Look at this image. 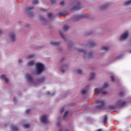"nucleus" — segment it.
Instances as JSON below:
<instances>
[{
	"instance_id": "25",
	"label": "nucleus",
	"mask_w": 131,
	"mask_h": 131,
	"mask_svg": "<svg viewBox=\"0 0 131 131\" xmlns=\"http://www.w3.org/2000/svg\"><path fill=\"white\" fill-rule=\"evenodd\" d=\"M101 49L102 51H105V52L108 51V47H102Z\"/></svg>"
},
{
	"instance_id": "9",
	"label": "nucleus",
	"mask_w": 131,
	"mask_h": 131,
	"mask_svg": "<svg viewBox=\"0 0 131 131\" xmlns=\"http://www.w3.org/2000/svg\"><path fill=\"white\" fill-rule=\"evenodd\" d=\"M0 78L1 79H4L5 81L6 82V83H8L9 82V79L7 77H6V75H2L1 76Z\"/></svg>"
},
{
	"instance_id": "24",
	"label": "nucleus",
	"mask_w": 131,
	"mask_h": 131,
	"mask_svg": "<svg viewBox=\"0 0 131 131\" xmlns=\"http://www.w3.org/2000/svg\"><path fill=\"white\" fill-rule=\"evenodd\" d=\"M108 6V4H104L103 6L100 7L101 10H103V9H105L106 7Z\"/></svg>"
},
{
	"instance_id": "2",
	"label": "nucleus",
	"mask_w": 131,
	"mask_h": 131,
	"mask_svg": "<svg viewBox=\"0 0 131 131\" xmlns=\"http://www.w3.org/2000/svg\"><path fill=\"white\" fill-rule=\"evenodd\" d=\"M35 66L37 69L36 74H40V73L42 72L43 69H45V66L40 62L36 63Z\"/></svg>"
},
{
	"instance_id": "13",
	"label": "nucleus",
	"mask_w": 131,
	"mask_h": 131,
	"mask_svg": "<svg viewBox=\"0 0 131 131\" xmlns=\"http://www.w3.org/2000/svg\"><path fill=\"white\" fill-rule=\"evenodd\" d=\"M96 75V74L95 73H91V76L89 78V80H92V79H94L95 78V76Z\"/></svg>"
},
{
	"instance_id": "3",
	"label": "nucleus",
	"mask_w": 131,
	"mask_h": 131,
	"mask_svg": "<svg viewBox=\"0 0 131 131\" xmlns=\"http://www.w3.org/2000/svg\"><path fill=\"white\" fill-rule=\"evenodd\" d=\"M96 104H100L96 106V109H104L105 106V101L103 100L98 99L95 101Z\"/></svg>"
},
{
	"instance_id": "26",
	"label": "nucleus",
	"mask_w": 131,
	"mask_h": 131,
	"mask_svg": "<svg viewBox=\"0 0 131 131\" xmlns=\"http://www.w3.org/2000/svg\"><path fill=\"white\" fill-rule=\"evenodd\" d=\"M32 58H34V55L31 54L28 56V59H32Z\"/></svg>"
},
{
	"instance_id": "43",
	"label": "nucleus",
	"mask_w": 131,
	"mask_h": 131,
	"mask_svg": "<svg viewBox=\"0 0 131 131\" xmlns=\"http://www.w3.org/2000/svg\"><path fill=\"white\" fill-rule=\"evenodd\" d=\"M21 62H22V60H21V59H18V63H21Z\"/></svg>"
},
{
	"instance_id": "28",
	"label": "nucleus",
	"mask_w": 131,
	"mask_h": 131,
	"mask_svg": "<svg viewBox=\"0 0 131 131\" xmlns=\"http://www.w3.org/2000/svg\"><path fill=\"white\" fill-rule=\"evenodd\" d=\"M119 95L120 97H123V96H124V92H121L119 93Z\"/></svg>"
},
{
	"instance_id": "29",
	"label": "nucleus",
	"mask_w": 131,
	"mask_h": 131,
	"mask_svg": "<svg viewBox=\"0 0 131 131\" xmlns=\"http://www.w3.org/2000/svg\"><path fill=\"white\" fill-rule=\"evenodd\" d=\"M86 93V91L85 90H82L81 94V95H84V94H85Z\"/></svg>"
},
{
	"instance_id": "7",
	"label": "nucleus",
	"mask_w": 131,
	"mask_h": 131,
	"mask_svg": "<svg viewBox=\"0 0 131 131\" xmlns=\"http://www.w3.org/2000/svg\"><path fill=\"white\" fill-rule=\"evenodd\" d=\"M127 36H128V32L127 31H126L122 35L120 36L119 40H124L126 38H127Z\"/></svg>"
},
{
	"instance_id": "50",
	"label": "nucleus",
	"mask_w": 131,
	"mask_h": 131,
	"mask_svg": "<svg viewBox=\"0 0 131 131\" xmlns=\"http://www.w3.org/2000/svg\"><path fill=\"white\" fill-rule=\"evenodd\" d=\"M130 54H131V50L129 51Z\"/></svg>"
},
{
	"instance_id": "20",
	"label": "nucleus",
	"mask_w": 131,
	"mask_h": 131,
	"mask_svg": "<svg viewBox=\"0 0 131 131\" xmlns=\"http://www.w3.org/2000/svg\"><path fill=\"white\" fill-rule=\"evenodd\" d=\"M34 64V62L33 61H30L28 63L27 65L28 66H32Z\"/></svg>"
},
{
	"instance_id": "19",
	"label": "nucleus",
	"mask_w": 131,
	"mask_h": 131,
	"mask_svg": "<svg viewBox=\"0 0 131 131\" xmlns=\"http://www.w3.org/2000/svg\"><path fill=\"white\" fill-rule=\"evenodd\" d=\"M69 29V26L67 25H64L63 27V30L64 31H67Z\"/></svg>"
},
{
	"instance_id": "46",
	"label": "nucleus",
	"mask_w": 131,
	"mask_h": 131,
	"mask_svg": "<svg viewBox=\"0 0 131 131\" xmlns=\"http://www.w3.org/2000/svg\"><path fill=\"white\" fill-rule=\"evenodd\" d=\"M96 131H102V129H98Z\"/></svg>"
},
{
	"instance_id": "17",
	"label": "nucleus",
	"mask_w": 131,
	"mask_h": 131,
	"mask_svg": "<svg viewBox=\"0 0 131 131\" xmlns=\"http://www.w3.org/2000/svg\"><path fill=\"white\" fill-rule=\"evenodd\" d=\"M11 129L13 131H18V127H17L15 125H12L11 126Z\"/></svg>"
},
{
	"instance_id": "33",
	"label": "nucleus",
	"mask_w": 131,
	"mask_h": 131,
	"mask_svg": "<svg viewBox=\"0 0 131 131\" xmlns=\"http://www.w3.org/2000/svg\"><path fill=\"white\" fill-rule=\"evenodd\" d=\"M33 4H38V0H33Z\"/></svg>"
},
{
	"instance_id": "12",
	"label": "nucleus",
	"mask_w": 131,
	"mask_h": 131,
	"mask_svg": "<svg viewBox=\"0 0 131 131\" xmlns=\"http://www.w3.org/2000/svg\"><path fill=\"white\" fill-rule=\"evenodd\" d=\"M60 44V42H54V41H51L50 45L51 46H58Z\"/></svg>"
},
{
	"instance_id": "44",
	"label": "nucleus",
	"mask_w": 131,
	"mask_h": 131,
	"mask_svg": "<svg viewBox=\"0 0 131 131\" xmlns=\"http://www.w3.org/2000/svg\"><path fill=\"white\" fill-rule=\"evenodd\" d=\"M2 33H3V31H2V30H0V34H2Z\"/></svg>"
},
{
	"instance_id": "4",
	"label": "nucleus",
	"mask_w": 131,
	"mask_h": 131,
	"mask_svg": "<svg viewBox=\"0 0 131 131\" xmlns=\"http://www.w3.org/2000/svg\"><path fill=\"white\" fill-rule=\"evenodd\" d=\"M32 10H33V7H28L26 9V12L29 17H32V16H33V12H32Z\"/></svg>"
},
{
	"instance_id": "47",
	"label": "nucleus",
	"mask_w": 131,
	"mask_h": 131,
	"mask_svg": "<svg viewBox=\"0 0 131 131\" xmlns=\"http://www.w3.org/2000/svg\"><path fill=\"white\" fill-rule=\"evenodd\" d=\"M41 11H46V9H41Z\"/></svg>"
},
{
	"instance_id": "8",
	"label": "nucleus",
	"mask_w": 131,
	"mask_h": 131,
	"mask_svg": "<svg viewBox=\"0 0 131 131\" xmlns=\"http://www.w3.org/2000/svg\"><path fill=\"white\" fill-rule=\"evenodd\" d=\"M26 79H27V80H28V81H29V83H33V80L32 79V77H31L30 74H26Z\"/></svg>"
},
{
	"instance_id": "14",
	"label": "nucleus",
	"mask_w": 131,
	"mask_h": 131,
	"mask_svg": "<svg viewBox=\"0 0 131 131\" xmlns=\"http://www.w3.org/2000/svg\"><path fill=\"white\" fill-rule=\"evenodd\" d=\"M107 121H108V116L105 115L103 118V123H107Z\"/></svg>"
},
{
	"instance_id": "48",
	"label": "nucleus",
	"mask_w": 131,
	"mask_h": 131,
	"mask_svg": "<svg viewBox=\"0 0 131 131\" xmlns=\"http://www.w3.org/2000/svg\"><path fill=\"white\" fill-rule=\"evenodd\" d=\"M59 16H62V14L61 13H58Z\"/></svg>"
},
{
	"instance_id": "10",
	"label": "nucleus",
	"mask_w": 131,
	"mask_h": 131,
	"mask_svg": "<svg viewBox=\"0 0 131 131\" xmlns=\"http://www.w3.org/2000/svg\"><path fill=\"white\" fill-rule=\"evenodd\" d=\"M77 6L73 7V9L74 10H79V9H80L81 8V6H80V5H79V2H77Z\"/></svg>"
},
{
	"instance_id": "34",
	"label": "nucleus",
	"mask_w": 131,
	"mask_h": 131,
	"mask_svg": "<svg viewBox=\"0 0 131 131\" xmlns=\"http://www.w3.org/2000/svg\"><path fill=\"white\" fill-rule=\"evenodd\" d=\"M29 112H30V109H28V110H27L26 111L25 113H26V114H28L29 113Z\"/></svg>"
},
{
	"instance_id": "15",
	"label": "nucleus",
	"mask_w": 131,
	"mask_h": 131,
	"mask_svg": "<svg viewBox=\"0 0 131 131\" xmlns=\"http://www.w3.org/2000/svg\"><path fill=\"white\" fill-rule=\"evenodd\" d=\"M108 108L112 110L113 109H115L116 108H118V107H117V105H116V104L115 105H110L108 106Z\"/></svg>"
},
{
	"instance_id": "11",
	"label": "nucleus",
	"mask_w": 131,
	"mask_h": 131,
	"mask_svg": "<svg viewBox=\"0 0 131 131\" xmlns=\"http://www.w3.org/2000/svg\"><path fill=\"white\" fill-rule=\"evenodd\" d=\"M10 37V39L11 41H15V34L12 33L11 34L9 35Z\"/></svg>"
},
{
	"instance_id": "31",
	"label": "nucleus",
	"mask_w": 131,
	"mask_h": 131,
	"mask_svg": "<svg viewBox=\"0 0 131 131\" xmlns=\"http://www.w3.org/2000/svg\"><path fill=\"white\" fill-rule=\"evenodd\" d=\"M92 56H93V53L90 52L88 55L89 58H92Z\"/></svg>"
},
{
	"instance_id": "22",
	"label": "nucleus",
	"mask_w": 131,
	"mask_h": 131,
	"mask_svg": "<svg viewBox=\"0 0 131 131\" xmlns=\"http://www.w3.org/2000/svg\"><path fill=\"white\" fill-rule=\"evenodd\" d=\"M90 45L91 48H93V47H95V46H96V43L94 42H91Z\"/></svg>"
},
{
	"instance_id": "1",
	"label": "nucleus",
	"mask_w": 131,
	"mask_h": 131,
	"mask_svg": "<svg viewBox=\"0 0 131 131\" xmlns=\"http://www.w3.org/2000/svg\"><path fill=\"white\" fill-rule=\"evenodd\" d=\"M108 86V84L107 83H104L102 88H96L94 90V92L95 93H96V94H97L98 95H99V94H102V95H106V94H107V92L104 90H105V89H107Z\"/></svg>"
},
{
	"instance_id": "35",
	"label": "nucleus",
	"mask_w": 131,
	"mask_h": 131,
	"mask_svg": "<svg viewBox=\"0 0 131 131\" xmlns=\"http://www.w3.org/2000/svg\"><path fill=\"white\" fill-rule=\"evenodd\" d=\"M64 110H65V108L64 107H62L60 110L61 113H63L64 112Z\"/></svg>"
},
{
	"instance_id": "6",
	"label": "nucleus",
	"mask_w": 131,
	"mask_h": 131,
	"mask_svg": "<svg viewBox=\"0 0 131 131\" xmlns=\"http://www.w3.org/2000/svg\"><path fill=\"white\" fill-rule=\"evenodd\" d=\"M126 104V102L122 101V100H119L117 101L116 105L118 108L119 107H123V106Z\"/></svg>"
},
{
	"instance_id": "30",
	"label": "nucleus",
	"mask_w": 131,
	"mask_h": 131,
	"mask_svg": "<svg viewBox=\"0 0 131 131\" xmlns=\"http://www.w3.org/2000/svg\"><path fill=\"white\" fill-rule=\"evenodd\" d=\"M77 73H78V74H81V73H82L81 70H80V69L77 70Z\"/></svg>"
},
{
	"instance_id": "5",
	"label": "nucleus",
	"mask_w": 131,
	"mask_h": 131,
	"mask_svg": "<svg viewBox=\"0 0 131 131\" xmlns=\"http://www.w3.org/2000/svg\"><path fill=\"white\" fill-rule=\"evenodd\" d=\"M40 121L43 124H47V123L49 122V121H48V116L47 115L42 116L41 118L40 119Z\"/></svg>"
},
{
	"instance_id": "51",
	"label": "nucleus",
	"mask_w": 131,
	"mask_h": 131,
	"mask_svg": "<svg viewBox=\"0 0 131 131\" xmlns=\"http://www.w3.org/2000/svg\"><path fill=\"white\" fill-rule=\"evenodd\" d=\"M48 94H50V92H48Z\"/></svg>"
},
{
	"instance_id": "23",
	"label": "nucleus",
	"mask_w": 131,
	"mask_h": 131,
	"mask_svg": "<svg viewBox=\"0 0 131 131\" xmlns=\"http://www.w3.org/2000/svg\"><path fill=\"white\" fill-rule=\"evenodd\" d=\"M78 52H79L80 53H83L84 55H85V54H86V52H85V51H84V50L82 49H79Z\"/></svg>"
},
{
	"instance_id": "27",
	"label": "nucleus",
	"mask_w": 131,
	"mask_h": 131,
	"mask_svg": "<svg viewBox=\"0 0 131 131\" xmlns=\"http://www.w3.org/2000/svg\"><path fill=\"white\" fill-rule=\"evenodd\" d=\"M23 126L25 128H28L29 127V124H25Z\"/></svg>"
},
{
	"instance_id": "38",
	"label": "nucleus",
	"mask_w": 131,
	"mask_h": 131,
	"mask_svg": "<svg viewBox=\"0 0 131 131\" xmlns=\"http://www.w3.org/2000/svg\"><path fill=\"white\" fill-rule=\"evenodd\" d=\"M60 35H61V37H62V38H64V35H63V33L60 32Z\"/></svg>"
},
{
	"instance_id": "37",
	"label": "nucleus",
	"mask_w": 131,
	"mask_h": 131,
	"mask_svg": "<svg viewBox=\"0 0 131 131\" xmlns=\"http://www.w3.org/2000/svg\"><path fill=\"white\" fill-rule=\"evenodd\" d=\"M111 78V81L113 82L114 81V76H112Z\"/></svg>"
},
{
	"instance_id": "32",
	"label": "nucleus",
	"mask_w": 131,
	"mask_h": 131,
	"mask_svg": "<svg viewBox=\"0 0 131 131\" xmlns=\"http://www.w3.org/2000/svg\"><path fill=\"white\" fill-rule=\"evenodd\" d=\"M68 115V112L66 111L63 114V117H66Z\"/></svg>"
},
{
	"instance_id": "49",
	"label": "nucleus",
	"mask_w": 131,
	"mask_h": 131,
	"mask_svg": "<svg viewBox=\"0 0 131 131\" xmlns=\"http://www.w3.org/2000/svg\"><path fill=\"white\" fill-rule=\"evenodd\" d=\"M63 60H64V58H62L61 62H62V61H63Z\"/></svg>"
},
{
	"instance_id": "18",
	"label": "nucleus",
	"mask_w": 131,
	"mask_h": 131,
	"mask_svg": "<svg viewBox=\"0 0 131 131\" xmlns=\"http://www.w3.org/2000/svg\"><path fill=\"white\" fill-rule=\"evenodd\" d=\"M66 68H67V65L66 64L63 65L61 69V71H62V72L63 73L65 72V70L64 69H66Z\"/></svg>"
},
{
	"instance_id": "42",
	"label": "nucleus",
	"mask_w": 131,
	"mask_h": 131,
	"mask_svg": "<svg viewBox=\"0 0 131 131\" xmlns=\"http://www.w3.org/2000/svg\"><path fill=\"white\" fill-rule=\"evenodd\" d=\"M57 126H60V122H58L57 123Z\"/></svg>"
},
{
	"instance_id": "39",
	"label": "nucleus",
	"mask_w": 131,
	"mask_h": 131,
	"mask_svg": "<svg viewBox=\"0 0 131 131\" xmlns=\"http://www.w3.org/2000/svg\"><path fill=\"white\" fill-rule=\"evenodd\" d=\"M60 6H63V5H64V1H61L60 3Z\"/></svg>"
},
{
	"instance_id": "45",
	"label": "nucleus",
	"mask_w": 131,
	"mask_h": 131,
	"mask_svg": "<svg viewBox=\"0 0 131 131\" xmlns=\"http://www.w3.org/2000/svg\"><path fill=\"white\" fill-rule=\"evenodd\" d=\"M13 102H16V98H14L13 99Z\"/></svg>"
},
{
	"instance_id": "16",
	"label": "nucleus",
	"mask_w": 131,
	"mask_h": 131,
	"mask_svg": "<svg viewBox=\"0 0 131 131\" xmlns=\"http://www.w3.org/2000/svg\"><path fill=\"white\" fill-rule=\"evenodd\" d=\"M45 80H46L45 77H42V78L37 79V82H43Z\"/></svg>"
},
{
	"instance_id": "41",
	"label": "nucleus",
	"mask_w": 131,
	"mask_h": 131,
	"mask_svg": "<svg viewBox=\"0 0 131 131\" xmlns=\"http://www.w3.org/2000/svg\"><path fill=\"white\" fill-rule=\"evenodd\" d=\"M40 19L41 20V21H44L45 18H43V17H41Z\"/></svg>"
},
{
	"instance_id": "36",
	"label": "nucleus",
	"mask_w": 131,
	"mask_h": 131,
	"mask_svg": "<svg viewBox=\"0 0 131 131\" xmlns=\"http://www.w3.org/2000/svg\"><path fill=\"white\" fill-rule=\"evenodd\" d=\"M52 16H53V14L52 13H49L48 15V18H51V17H52Z\"/></svg>"
},
{
	"instance_id": "40",
	"label": "nucleus",
	"mask_w": 131,
	"mask_h": 131,
	"mask_svg": "<svg viewBox=\"0 0 131 131\" xmlns=\"http://www.w3.org/2000/svg\"><path fill=\"white\" fill-rule=\"evenodd\" d=\"M50 1L51 2L52 4H54V3L56 2L55 0H50Z\"/></svg>"
},
{
	"instance_id": "21",
	"label": "nucleus",
	"mask_w": 131,
	"mask_h": 131,
	"mask_svg": "<svg viewBox=\"0 0 131 131\" xmlns=\"http://www.w3.org/2000/svg\"><path fill=\"white\" fill-rule=\"evenodd\" d=\"M129 4H131V0H128V1L124 3V5L125 6H126L127 5H128Z\"/></svg>"
}]
</instances>
